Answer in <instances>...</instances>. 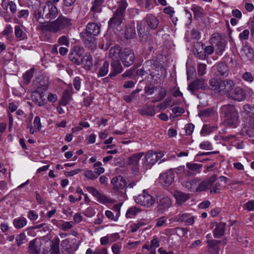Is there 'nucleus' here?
Returning a JSON list of instances; mask_svg holds the SVG:
<instances>
[{
  "mask_svg": "<svg viewBox=\"0 0 254 254\" xmlns=\"http://www.w3.org/2000/svg\"><path fill=\"white\" fill-rule=\"evenodd\" d=\"M219 113L224 124L228 127H236L240 122V115L236 107L231 104L222 106Z\"/></svg>",
  "mask_w": 254,
  "mask_h": 254,
  "instance_id": "f257e3e1",
  "label": "nucleus"
},
{
  "mask_svg": "<svg viewBox=\"0 0 254 254\" xmlns=\"http://www.w3.org/2000/svg\"><path fill=\"white\" fill-rule=\"evenodd\" d=\"M71 24L70 20L63 15L60 16L56 20L48 23L39 25L38 28L42 31L57 33Z\"/></svg>",
  "mask_w": 254,
  "mask_h": 254,
  "instance_id": "f03ea898",
  "label": "nucleus"
},
{
  "mask_svg": "<svg viewBox=\"0 0 254 254\" xmlns=\"http://www.w3.org/2000/svg\"><path fill=\"white\" fill-rule=\"evenodd\" d=\"M71 24L70 20L63 15L60 16L56 20L48 23L39 25L38 28L42 31L57 33Z\"/></svg>",
  "mask_w": 254,
  "mask_h": 254,
  "instance_id": "7ed1b4c3",
  "label": "nucleus"
},
{
  "mask_svg": "<svg viewBox=\"0 0 254 254\" xmlns=\"http://www.w3.org/2000/svg\"><path fill=\"white\" fill-rule=\"evenodd\" d=\"M101 31V24L89 23L82 32V38L87 46L93 48L95 47V36H98Z\"/></svg>",
  "mask_w": 254,
  "mask_h": 254,
  "instance_id": "20e7f679",
  "label": "nucleus"
},
{
  "mask_svg": "<svg viewBox=\"0 0 254 254\" xmlns=\"http://www.w3.org/2000/svg\"><path fill=\"white\" fill-rule=\"evenodd\" d=\"M128 6L127 0H119L117 2L116 9L113 12V17L108 22L110 28H115L121 24L125 19L126 10Z\"/></svg>",
  "mask_w": 254,
  "mask_h": 254,
  "instance_id": "39448f33",
  "label": "nucleus"
},
{
  "mask_svg": "<svg viewBox=\"0 0 254 254\" xmlns=\"http://www.w3.org/2000/svg\"><path fill=\"white\" fill-rule=\"evenodd\" d=\"M209 88L215 94L218 95H224L226 94L228 89H230L231 85H233V80L229 79L221 80L213 78L209 81Z\"/></svg>",
  "mask_w": 254,
  "mask_h": 254,
  "instance_id": "423d86ee",
  "label": "nucleus"
},
{
  "mask_svg": "<svg viewBox=\"0 0 254 254\" xmlns=\"http://www.w3.org/2000/svg\"><path fill=\"white\" fill-rule=\"evenodd\" d=\"M235 84L233 81V85H231L230 89H228L226 93V96L228 98L232 100L241 102L246 98V94L244 89L240 86H235Z\"/></svg>",
  "mask_w": 254,
  "mask_h": 254,
  "instance_id": "0eeeda50",
  "label": "nucleus"
},
{
  "mask_svg": "<svg viewBox=\"0 0 254 254\" xmlns=\"http://www.w3.org/2000/svg\"><path fill=\"white\" fill-rule=\"evenodd\" d=\"M84 53V48L80 46H74L71 52L69 54V60L72 63L76 65H79L82 64V57Z\"/></svg>",
  "mask_w": 254,
  "mask_h": 254,
  "instance_id": "6e6552de",
  "label": "nucleus"
},
{
  "mask_svg": "<svg viewBox=\"0 0 254 254\" xmlns=\"http://www.w3.org/2000/svg\"><path fill=\"white\" fill-rule=\"evenodd\" d=\"M134 200L137 203L146 207H151L155 202L154 197L147 193L145 190L143 191L142 193L136 196Z\"/></svg>",
  "mask_w": 254,
  "mask_h": 254,
  "instance_id": "1a4fd4ad",
  "label": "nucleus"
},
{
  "mask_svg": "<svg viewBox=\"0 0 254 254\" xmlns=\"http://www.w3.org/2000/svg\"><path fill=\"white\" fill-rule=\"evenodd\" d=\"M32 13L36 20L40 24V25H42V23H48L47 22H45L44 4H38L37 3L33 5L32 6Z\"/></svg>",
  "mask_w": 254,
  "mask_h": 254,
  "instance_id": "9d476101",
  "label": "nucleus"
},
{
  "mask_svg": "<svg viewBox=\"0 0 254 254\" xmlns=\"http://www.w3.org/2000/svg\"><path fill=\"white\" fill-rule=\"evenodd\" d=\"M121 60L125 67H129L134 62L135 56L132 50L129 48L122 50L120 56Z\"/></svg>",
  "mask_w": 254,
  "mask_h": 254,
  "instance_id": "9b49d317",
  "label": "nucleus"
},
{
  "mask_svg": "<svg viewBox=\"0 0 254 254\" xmlns=\"http://www.w3.org/2000/svg\"><path fill=\"white\" fill-rule=\"evenodd\" d=\"M44 16L45 20H47L46 22H49L58 16L59 12L57 7L51 1H49L44 4Z\"/></svg>",
  "mask_w": 254,
  "mask_h": 254,
  "instance_id": "f8f14e48",
  "label": "nucleus"
},
{
  "mask_svg": "<svg viewBox=\"0 0 254 254\" xmlns=\"http://www.w3.org/2000/svg\"><path fill=\"white\" fill-rule=\"evenodd\" d=\"M143 155V152H139L132 154L127 159L126 164L129 166L133 172L136 173L139 171V162Z\"/></svg>",
  "mask_w": 254,
  "mask_h": 254,
  "instance_id": "ddd939ff",
  "label": "nucleus"
},
{
  "mask_svg": "<svg viewBox=\"0 0 254 254\" xmlns=\"http://www.w3.org/2000/svg\"><path fill=\"white\" fill-rule=\"evenodd\" d=\"M209 86L204 78H196L191 82L188 86V89L192 94H195V92L199 89L207 90Z\"/></svg>",
  "mask_w": 254,
  "mask_h": 254,
  "instance_id": "4468645a",
  "label": "nucleus"
},
{
  "mask_svg": "<svg viewBox=\"0 0 254 254\" xmlns=\"http://www.w3.org/2000/svg\"><path fill=\"white\" fill-rule=\"evenodd\" d=\"M157 161L156 156L153 150H149L145 155L142 161V167L144 170L150 169Z\"/></svg>",
  "mask_w": 254,
  "mask_h": 254,
  "instance_id": "2eb2a0df",
  "label": "nucleus"
},
{
  "mask_svg": "<svg viewBox=\"0 0 254 254\" xmlns=\"http://www.w3.org/2000/svg\"><path fill=\"white\" fill-rule=\"evenodd\" d=\"M210 41L211 44H216L217 47L216 52L217 54H220L225 50V46L227 43L225 40L220 38L219 35L217 37L213 36L210 39Z\"/></svg>",
  "mask_w": 254,
  "mask_h": 254,
  "instance_id": "dca6fc26",
  "label": "nucleus"
},
{
  "mask_svg": "<svg viewBox=\"0 0 254 254\" xmlns=\"http://www.w3.org/2000/svg\"><path fill=\"white\" fill-rule=\"evenodd\" d=\"M174 173L172 171H169L161 175L160 180L163 185L169 186L174 182Z\"/></svg>",
  "mask_w": 254,
  "mask_h": 254,
  "instance_id": "f3484780",
  "label": "nucleus"
},
{
  "mask_svg": "<svg viewBox=\"0 0 254 254\" xmlns=\"http://www.w3.org/2000/svg\"><path fill=\"white\" fill-rule=\"evenodd\" d=\"M111 184L113 189L116 190L124 189L127 184L126 180L122 176L114 177L111 180Z\"/></svg>",
  "mask_w": 254,
  "mask_h": 254,
  "instance_id": "a211bd4d",
  "label": "nucleus"
},
{
  "mask_svg": "<svg viewBox=\"0 0 254 254\" xmlns=\"http://www.w3.org/2000/svg\"><path fill=\"white\" fill-rule=\"evenodd\" d=\"M144 21L147 26L151 29H156L159 23V19L157 17L152 14H148L144 18Z\"/></svg>",
  "mask_w": 254,
  "mask_h": 254,
  "instance_id": "6ab92c4d",
  "label": "nucleus"
},
{
  "mask_svg": "<svg viewBox=\"0 0 254 254\" xmlns=\"http://www.w3.org/2000/svg\"><path fill=\"white\" fill-rule=\"evenodd\" d=\"M157 203V210L160 212H163L168 209L172 204L170 198L167 196H163L160 198Z\"/></svg>",
  "mask_w": 254,
  "mask_h": 254,
  "instance_id": "aec40b11",
  "label": "nucleus"
},
{
  "mask_svg": "<svg viewBox=\"0 0 254 254\" xmlns=\"http://www.w3.org/2000/svg\"><path fill=\"white\" fill-rule=\"evenodd\" d=\"M158 94L152 98V102L156 103L162 101L165 98L167 93V90L161 86H156Z\"/></svg>",
  "mask_w": 254,
  "mask_h": 254,
  "instance_id": "412c9836",
  "label": "nucleus"
},
{
  "mask_svg": "<svg viewBox=\"0 0 254 254\" xmlns=\"http://www.w3.org/2000/svg\"><path fill=\"white\" fill-rule=\"evenodd\" d=\"M112 70L110 73V77L115 76L123 70L122 66L119 60H114L111 63Z\"/></svg>",
  "mask_w": 254,
  "mask_h": 254,
  "instance_id": "4be33fe9",
  "label": "nucleus"
},
{
  "mask_svg": "<svg viewBox=\"0 0 254 254\" xmlns=\"http://www.w3.org/2000/svg\"><path fill=\"white\" fill-rule=\"evenodd\" d=\"M216 75L218 76L226 77L229 74L228 67L224 63H219L217 65Z\"/></svg>",
  "mask_w": 254,
  "mask_h": 254,
  "instance_id": "5701e85b",
  "label": "nucleus"
},
{
  "mask_svg": "<svg viewBox=\"0 0 254 254\" xmlns=\"http://www.w3.org/2000/svg\"><path fill=\"white\" fill-rule=\"evenodd\" d=\"M225 223L223 222L216 224V228L213 232L214 238H219L224 235L225 231Z\"/></svg>",
  "mask_w": 254,
  "mask_h": 254,
  "instance_id": "b1692460",
  "label": "nucleus"
},
{
  "mask_svg": "<svg viewBox=\"0 0 254 254\" xmlns=\"http://www.w3.org/2000/svg\"><path fill=\"white\" fill-rule=\"evenodd\" d=\"M74 251L68 239H66L62 241L61 252L63 254H71Z\"/></svg>",
  "mask_w": 254,
  "mask_h": 254,
  "instance_id": "393cba45",
  "label": "nucleus"
},
{
  "mask_svg": "<svg viewBox=\"0 0 254 254\" xmlns=\"http://www.w3.org/2000/svg\"><path fill=\"white\" fill-rule=\"evenodd\" d=\"M174 196L176 199L177 202L179 205L182 204L190 198L189 193H186L179 191H175Z\"/></svg>",
  "mask_w": 254,
  "mask_h": 254,
  "instance_id": "a878e982",
  "label": "nucleus"
},
{
  "mask_svg": "<svg viewBox=\"0 0 254 254\" xmlns=\"http://www.w3.org/2000/svg\"><path fill=\"white\" fill-rule=\"evenodd\" d=\"M72 91L71 89L65 90L63 93L62 99L59 102L61 106H66L71 99Z\"/></svg>",
  "mask_w": 254,
  "mask_h": 254,
  "instance_id": "bb28decb",
  "label": "nucleus"
},
{
  "mask_svg": "<svg viewBox=\"0 0 254 254\" xmlns=\"http://www.w3.org/2000/svg\"><path fill=\"white\" fill-rule=\"evenodd\" d=\"M122 50L121 47L116 45L112 47L109 51V57L114 60H118V59L120 58Z\"/></svg>",
  "mask_w": 254,
  "mask_h": 254,
  "instance_id": "cd10ccee",
  "label": "nucleus"
},
{
  "mask_svg": "<svg viewBox=\"0 0 254 254\" xmlns=\"http://www.w3.org/2000/svg\"><path fill=\"white\" fill-rule=\"evenodd\" d=\"M138 112L142 115L154 116L155 114V108L153 106H145L143 108L138 110Z\"/></svg>",
  "mask_w": 254,
  "mask_h": 254,
  "instance_id": "c85d7f7f",
  "label": "nucleus"
},
{
  "mask_svg": "<svg viewBox=\"0 0 254 254\" xmlns=\"http://www.w3.org/2000/svg\"><path fill=\"white\" fill-rule=\"evenodd\" d=\"M32 98L34 103L39 106H44L47 102L45 96L44 95L37 94L32 92Z\"/></svg>",
  "mask_w": 254,
  "mask_h": 254,
  "instance_id": "c756f323",
  "label": "nucleus"
},
{
  "mask_svg": "<svg viewBox=\"0 0 254 254\" xmlns=\"http://www.w3.org/2000/svg\"><path fill=\"white\" fill-rule=\"evenodd\" d=\"M60 240L59 238H55L52 241L51 245L50 254H60L59 244Z\"/></svg>",
  "mask_w": 254,
  "mask_h": 254,
  "instance_id": "7c9ffc66",
  "label": "nucleus"
},
{
  "mask_svg": "<svg viewBox=\"0 0 254 254\" xmlns=\"http://www.w3.org/2000/svg\"><path fill=\"white\" fill-rule=\"evenodd\" d=\"M135 36V27L134 25H128L126 27L125 37L127 39L133 38Z\"/></svg>",
  "mask_w": 254,
  "mask_h": 254,
  "instance_id": "2f4dec72",
  "label": "nucleus"
},
{
  "mask_svg": "<svg viewBox=\"0 0 254 254\" xmlns=\"http://www.w3.org/2000/svg\"><path fill=\"white\" fill-rule=\"evenodd\" d=\"M82 59V64L89 68L92 66V58L90 54H86L83 55Z\"/></svg>",
  "mask_w": 254,
  "mask_h": 254,
  "instance_id": "473e14b6",
  "label": "nucleus"
},
{
  "mask_svg": "<svg viewBox=\"0 0 254 254\" xmlns=\"http://www.w3.org/2000/svg\"><path fill=\"white\" fill-rule=\"evenodd\" d=\"M113 42L114 40L112 37L109 34H106L103 38V44L102 47L105 46V50H107L113 44ZM102 48L103 49V47H102Z\"/></svg>",
  "mask_w": 254,
  "mask_h": 254,
  "instance_id": "72a5a7b5",
  "label": "nucleus"
},
{
  "mask_svg": "<svg viewBox=\"0 0 254 254\" xmlns=\"http://www.w3.org/2000/svg\"><path fill=\"white\" fill-rule=\"evenodd\" d=\"M109 63L108 62H105L102 66L99 69L98 77H103L105 76L109 71Z\"/></svg>",
  "mask_w": 254,
  "mask_h": 254,
  "instance_id": "f704fd0d",
  "label": "nucleus"
},
{
  "mask_svg": "<svg viewBox=\"0 0 254 254\" xmlns=\"http://www.w3.org/2000/svg\"><path fill=\"white\" fill-rule=\"evenodd\" d=\"M28 252L31 254H39L40 250H38L36 245V240H32L29 242Z\"/></svg>",
  "mask_w": 254,
  "mask_h": 254,
  "instance_id": "c9c22d12",
  "label": "nucleus"
},
{
  "mask_svg": "<svg viewBox=\"0 0 254 254\" xmlns=\"http://www.w3.org/2000/svg\"><path fill=\"white\" fill-rule=\"evenodd\" d=\"M35 69L34 68H31L30 70H27L23 75L24 82L27 84H28L30 81L31 79L33 76L34 71Z\"/></svg>",
  "mask_w": 254,
  "mask_h": 254,
  "instance_id": "e433bc0d",
  "label": "nucleus"
},
{
  "mask_svg": "<svg viewBox=\"0 0 254 254\" xmlns=\"http://www.w3.org/2000/svg\"><path fill=\"white\" fill-rule=\"evenodd\" d=\"M242 56H245L248 58H250L253 56V49L249 46H244L241 51Z\"/></svg>",
  "mask_w": 254,
  "mask_h": 254,
  "instance_id": "4c0bfd02",
  "label": "nucleus"
},
{
  "mask_svg": "<svg viewBox=\"0 0 254 254\" xmlns=\"http://www.w3.org/2000/svg\"><path fill=\"white\" fill-rule=\"evenodd\" d=\"M196 185L197 181L195 179L188 180L183 184V186L190 191H193Z\"/></svg>",
  "mask_w": 254,
  "mask_h": 254,
  "instance_id": "58836bf2",
  "label": "nucleus"
},
{
  "mask_svg": "<svg viewBox=\"0 0 254 254\" xmlns=\"http://www.w3.org/2000/svg\"><path fill=\"white\" fill-rule=\"evenodd\" d=\"M27 224V220L25 218H20L15 219L13 221L14 227L18 229H20L25 226Z\"/></svg>",
  "mask_w": 254,
  "mask_h": 254,
  "instance_id": "ea45409f",
  "label": "nucleus"
},
{
  "mask_svg": "<svg viewBox=\"0 0 254 254\" xmlns=\"http://www.w3.org/2000/svg\"><path fill=\"white\" fill-rule=\"evenodd\" d=\"M14 33L15 37L19 40H23L26 37V34L22 31L21 27L18 25H16L14 27Z\"/></svg>",
  "mask_w": 254,
  "mask_h": 254,
  "instance_id": "a19ab883",
  "label": "nucleus"
},
{
  "mask_svg": "<svg viewBox=\"0 0 254 254\" xmlns=\"http://www.w3.org/2000/svg\"><path fill=\"white\" fill-rule=\"evenodd\" d=\"M141 91L139 89H136L132 91L129 95L124 96V99L127 103H130L136 97V94L139 93Z\"/></svg>",
  "mask_w": 254,
  "mask_h": 254,
  "instance_id": "79ce46f5",
  "label": "nucleus"
},
{
  "mask_svg": "<svg viewBox=\"0 0 254 254\" xmlns=\"http://www.w3.org/2000/svg\"><path fill=\"white\" fill-rule=\"evenodd\" d=\"M12 28L10 25H7L5 29L2 32V35L6 37L8 40H11L12 38Z\"/></svg>",
  "mask_w": 254,
  "mask_h": 254,
  "instance_id": "37998d69",
  "label": "nucleus"
},
{
  "mask_svg": "<svg viewBox=\"0 0 254 254\" xmlns=\"http://www.w3.org/2000/svg\"><path fill=\"white\" fill-rule=\"evenodd\" d=\"M86 254H108L107 250L105 248L101 249H97L95 251H93L90 248H88L86 252Z\"/></svg>",
  "mask_w": 254,
  "mask_h": 254,
  "instance_id": "c03bdc74",
  "label": "nucleus"
},
{
  "mask_svg": "<svg viewBox=\"0 0 254 254\" xmlns=\"http://www.w3.org/2000/svg\"><path fill=\"white\" fill-rule=\"evenodd\" d=\"M186 166L190 170L195 172L201 169L202 165L198 163H187L186 164Z\"/></svg>",
  "mask_w": 254,
  "mask_h": 254,
  "instance_id": "a18cd8bd",
  "label": "nucleus"
},
{
  "mask_svg": "<svg viewBox=\"0 0 254 254\" xmlns=\"http://www.w3.org/2000/svg\"><path fill=\"white\" fill-rule=\"evenodd\" d=\"M145 223L142 221H139L137 223H133L130 225L131 231L132 233L136 232L141 227L144 226Z\"/></svg>",
  "mask_w": 254,
  "mask_h": 254,
  "instance_id": "49530a36",
  "label": "nucleus"
},
{
  "mask_svg": "<svg viewBox=\"0 0 254 254\" xmlns=\"http://www.w3.org/2000/svg\"><path fill=\"white\" fill-rule=\"evenodd\" d=\"M48 86L47 85L38 87L33 93L37 94H40L45 96L46 92L48 90Z\"/></svg>",
  "mask_w": 254,
  "mask_h": 254,
  "instance_id": "de8ad7c7",
  "label": "nucleus"
},
{
  "mask_svg": "<svg viewBox=\"0 0 254 254\" xmlns=\"http://www.w3.org/2000/svg\"><path fill=\"white\" fill-rule=\"evenodd\" d=\"M210 187L207 182L205 181H202L198 184V187L196 188V191H202L209 189Z\"/></svg>",
  "mask_w": 254,
  "mask_h": 254,
  "instance_id": "09e8293b",
  "label": "nucleus"
},
{
  "mask_svg": "<svg viewBox=\"0 0 254 254\" xmlns=\"http://www.w3.org/2000/svg\"><path fill=\"white\" fill-rule=\"evenodd\" d=\"M96 198L98 201L103 204L109 203L110 202V199L101 193L99 194V195L97 196Z\"/></svg>",
  "mask_w": 254,
  "mask_h": 254,
  "instance_id": "8fccbe9b",
  "label": "nucleus"
},
{
  "mask_svg": "<svg viewBox=\"0 0 254 254\" xmlns=\"http://www.w3.org/2000/svg\"><path fill=\"white\" fill-rule=\"evenodd\" d=\"M167 219L165 217L162 216L156 219V223L155 227H160L162 226H166Z\"/></svg>",
  "mask_w": 254,
  "mask_h": 254,
  "instance_id": "3c124183",
  "label": "nucleus"
},
{
  "mask_svg": "<svg viewBox=\"0 0 254 254\" xmlns=\"http://www.w3.org/2000/svg\"><path fill=\"white\" fill-rule=\"evenodd\" d=\"M190 216L188 213H180L175 217L176 221H183L186 222L187 218Z\"/></svg>",
  "mask_w": 254,
  "mask_h": 254,
  "instance_id": "603ef678",
  "label": "nucleus"
},
{
  "mask_svg": "<svg viewBox=\"0 0 254 254\" xmlns=\"http://www.w3.org/2000/svg\"><path fill=\"white\" fill-rule=\"evenodd\" d=\"M206 65L204 64H200L198 65L197 73L199 76L203 75L206 72Z\"/></svg>",
  "mask_w": 254,
  "mask_h": 254,
  "instance_id": "864d4df0",
  "label": "nucleus"
},
{
  "mask_svg": "<svg viewBox=\"0 0 254 254\" xmlns=\"http://www.w3.org/2000/svg\"><path fill=\"white\" fill-rule=\"evenodd\" d=\"M84 175L86 178L90 180H95L97 178L96 173L92 170H86Z\"/></svg>",
  "mask_w": 254,
  "mask_h": 254,
  "instance_id": "5fc2aeb1",
  "label": "nucleus"
},
{
  "mask_svg": "<svg viewBox=\"0 0 254 254\" xmlns=\"http://www.w3.org/2000/svg\"><path fill=\"white\" fill-rule=\"evenodd\" d=\"M191 10L193 11L195 16L199 17H201L202 9L200 7L194 6L191 8Z\"/></svg>",
  "mask_w": 254,
  "mask_h": 254,
  "instance_id": "6e6d98bb",
  "label": "nucleus"
},
{
  "mask_svg": "<svg viewBox=\"0 0 254 254\" xmlns=\"http://www.w3.org/2000/svg\"><path fill=\"white\" fill-rule=\"evenodd\" d=\"M26 235L24 233H21L17 236L16 238V241L18 246H19L23 243V241L26 239Z\"/></svg>",
  "mask_w": 254,
  "mask_h": 254,
  "instance_id": "4d7b16f0",
  "label": "nucleus"
},
{
  "mask_svg": "<svg viewBox=\"0 0 254 254\" xmlns=\"http://www.w3.org/2000/svg\"><path fill=\"white\" fill-rule=\"evenodd\" d=\"M155 90H157L156 86H151L147 85L144 88L145 93L148 95H152Z\"/></svg>",
  "mask_w": 254,
  "mask_h": 254,
  "instance_id": "13d9d810",
  "label": "nucleus"
},
{
  "mask_svg": "<svg viewBox=\"0 0 254 254\" xmlns=\"http://www.w3.org/2000/svg\"><path fill=\"white\" fill-rule=\"evenodd\" d=\"M58 43L61 45H65L68 47L69 45V42L65 36H62L58 39Z\"/></svg>",
  "mask_w": 254,
  "mask_h": 254,
  "instance_id": "bf43d9fd",
  "label": "nucleus"
},
{
  "mask_svg": "<svg viewBox=\"0 0 254 254\" xmlns=\"http://www.w3.org/2000/svg\"><path fill=\"white\" fill-rule=\"evenodd\" d=\"M243 79L246 81L252 82L253 81L254 78L252 74L250 72H245L242 75Z\"/></svg>",
  "mask_w": 254,
  "mask_h": 254,
  "instance_id": "052dcab7",
  "label": "nucleus"
},
{
  "mask_svg": "<svg viewBox=\"0 0 254 254\" xmlns=\"http://www.w3.org/2000/svg\"><path fill=\"white\" fill-rule=\"evenodd\" d=\"M249 30L248 29H245L240 33L239 38L241 41L247 40L249 38Z\"/></svg>",
  "mask_w": 254,
  "mask_h": 254,
  "instance_id": "680f3d73",
  "label": "nucleus"
},
{
  "mask_svg": "<svg viewBox=\"0 0 254 254\" xmlns=\"http://www.w3.org/2000/svg\"><path fill=\"white\" fill-rule=\"evenodd\" d=\"M28 218L31 221L36 220L38 218V215L34 210H30L28 212Z\"/></svg>",
  "mask_w": 254,
  "mask_h": 254,
  "instance_id": "e2e57ef3",
  "label": "nucleus"
},
{
  "mask_svg": "<svg viewBox=\"0 0 254 254\" xmlns=\"http://www.w3.org/2000/svg\"><path fill=\"white\" fill-rule=\"evenodd\" d=\"M194 128V126L192 124H189L186 125L185 126V130H186V134L187 135H190Z\"/></svg>",
  "mask_w": 254,
  "mask_h": 254,
  "instance_id": "0e129e2a",
  "label": "nucleus"
},
{
  "mask_svg": "<svg viewBox=\"0 0 254 254\" xmlns=\"http://www.w3.org/2000/svg\"><path fill=\"white\" fill-rule=\"evenodd\" d=\"M81 79L78 76H76L73 80V84L74 88L76 90H79L80 88L81 85Z\"/></svg>",
  "mask_w": 254,
  "mask_h": 254,
  "instance_id": "69168bd1",
  "label": "nucleus"
},
{
  "mask_svg": "<svg viewBox=\"0 0 254 254\" xmlns=\"http://www.w3.org/2000/svg\"><path fill=\"white\" fill-rule=\"evenodd\" d=\"M86 190L89 193H91L93 195V196H94L96 198L97 197V196H98V195H99V194L100 193L96 189L92 187H86Z\"/></svg>",
  "mask_w": 254,
  "mask_h": 254,
  "instance_id": "338daca9",
  "label": "nucleus"
},
{
  "mask_svg": "<svg viewBox=\"0 0 254 254\" xmlns=\"http://www.w3.org/2000/svg\"><path fill=\"white\" fill-rule=\"evenodd\" d=\"M212 112V110L210 109H206L201 110L199 113V116L201 117H206L209 116Z\"/></svg>",
  "mask_w": 254,
  "mask_h": 254,
  "instance_id": "774afa93",
  "label": "nucleus"
}]
</instances>
